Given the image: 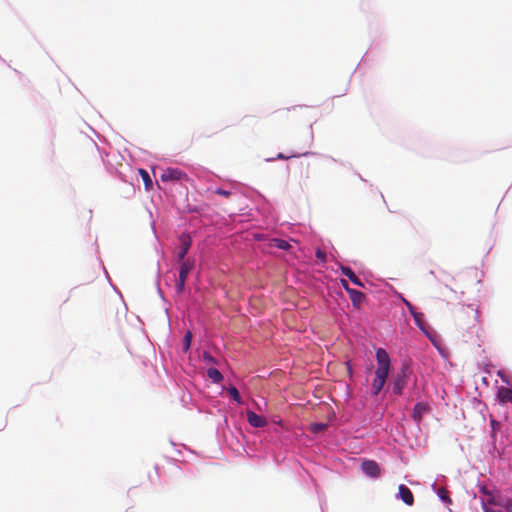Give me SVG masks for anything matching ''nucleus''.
Returning <instances> with one entry per match:
<instances>
[{"mask_svg": "<svg viewBox=\"0 0 512 512\" xmlns=\"http://www.w3.org/2000/svg\"><path fill=\"white\" fill-rule=\"evenodd\" d=\"M457 322L464 329H473L479 324V311L470 304L463 306L457 313Z\"/></svg>", "mask_w": 512, "mask_h": 512, "instance_id": "nucleus-1", "label": "nucleus"}, {"mask_svg": "<svg viewBox=\"0 0 512 512\" xmlns=\"http://www.w3.org/2000/svg\"><path fill=\"white\" fill-rule=\"evenodd\" d=\"M302 106H293L275 111V118L278 122L293 124L302 120Z\"/></svg>", "mask_w": 512, "mask_h": 512, "instance_id": "nucleus-2", "label": "nucleus"}, {"mask_svg": "<svg viewBox=\"0 0 512 512\" xmlns=\"http://www.w3.org/2000/svg\"><path fill=\"white\" fill-rule=\"evenodd\" d=\"M376 360L378 366L375 371V376L380 378L382 377L383 379L387 380L390 371V358L388 353L382 348L377 349Z\"/></svg>", "mask_w": 512, "mask_h": 512, "instance_id": "nucleus-3", "label": "nucleus"}, {"mask_svg": "<svg viewBox=\"0 0 512 512\" xmlns=\"http://www.w3.org/2000/svg\"><path fill=\"white\" fill-rule=\"evenodd\" d=\"M160 179L162 182H170V181H188L189 177L188 175L178 169V168H167L163 170Z\"/></svg>", "mask_w": 512, "mask_h": 512, "instance_id": "nucleus-4", "label": "nucleus"}, {"mask_svg": "<svg viewBox=\"0 0 512 512\" xmlns=\"http://www.w3.org/2000/svg\"><path fill=\"white\" fill-rule=\"evenodd\" d=\"M408 369L403 367L401 371L396 375L392 383V391L395 395H401L404 387L407 384Z\"/></svg>", "mask_w": 512, "mask_h": 512, "instance_id": "nucleus-5", "label": "nucleus"}, {"mask_svg": "<svg viewBox=\"0 0 512 512\" xmlns=\"http://www.w3.org/2000/svg\"><path fill=\"white\" fill-rule=\"evenodd\" d=\"M361 469L365 475L371 478H377L381 473L380 466L374 460H364L361 464Z\"/></svg>", "mask_w": 512, "mask_h": 512, "instance_id": "nucleus-6", "label": "nucleus"}, {"mask_svg": "<svg viewBox=\"0 0 512 512\" xmlns=\"http://www.w3.org/2000/svg\"><path fill=\"white\" fill-rule=\"evenodd\" d=\"M180 248L177 252V259L179 262L186 261L185 257L191 247V238L188 235H181L180 237Z\"/></svg>", "mask_w": 512, "mask_h": 512, "instance_id": "nucleus-7", "label": "nucleus"}, {"mask_svg": "<svg viewBox=\"0 0 512 512\" xmlns=\"http://www.w3.org/2000/svg\"><path fill=\"white\" fill-rule=\"evenodd\" d=\"M246 416H247L248 423L251 426L255 427V428L265 427L267 425V423H268L265 417L260 416V415L256 414L253 411H250V410H248L246 412Z\"/></svg>", "mask_w": 512, "mask_h": 512, "instance_id": "nucleus-8", "label": "nucleus"}, {"mask_svg": "<svg viewBox=\"0 0 512 512\" xmlns=\"http://www.w3.org/2000/svg\"><path fill=\"white\" fill-rule=\"evenodd\" d=\"M398 496L406 505L412 506L414 504V496L411 490L406 485H399Z\"/></svg>", "mask_w": 512, "mask_h": 512, "instance_id": "nucleus-9", "label": "nucleus"}, {"mask_svg": "<svg viewBox=\"0 0 512 512\" xmlns=\"http://www.w3.org/2000/svg\"><path fill=\"white\" fill-rule=\"evenodd\" d=\"M485 494H488L490 497L488 499V503L491 505L499 506L505 509L506 512H512V500L511 499H503L496 500L493 496H491L485 488L482 489Z\"/></svg>", "mask_w": 512, "mask_h": 512, "instance_id": "nucleus-10", "label": "nucleus"}, {"mask_svg": "<svg viewBox=\"0 0 512 512\" xmlns=\"http://www.w3.org/2000/svg\"><path fill=\"white\" fill-rule=\"evenodd\" d=\"M429 410V406L426 403L419 402L414 406L412 418L417 423H420L423 417V414H425Z\"/></svg>", "mask_w": 512, "mask_h": 512, "instance_id": "nucleus-11", "label": "nucleus"}, {"mask_svg": "<svg viewBox=\"0 0 512 512\" xmlns=\"http://www.w3.org/2000/svg\"><path fill=\"white\" fill-rule=\"evenodd\" d=\"M497 397L502 403H512V388L504 386L499 387Z\"/></svg>", "mask_w": 512, "mask_h": 512, "instance_id": "nucleus-12", "label": "nucleus"}, {"mask_svg": "<svg viewBox=\"0 0 512 512\" xmlns=\"http://www.w3.org/2000/svg\"><path fill=\"white\" fill-rule=\"evenodd\" d=\"M340 269H341L342 275L346 276L352 283H354L355 285H357L359 287L363 286L362 281L359 279V277L354 273V271L350 267L341 266Z\"/></svg>", "mask_w": 512, "mask_h": 512, "instance_id": "nucleus-13", "label": "nucleus"}, {"mask_svg": "<svg viewBox=\"0 0 512 512\" xmlns=\"http://www.w3.org/2000/svg\"><path fill=\"white\" fill-rule=\"evenodd\" d=\"M348 294L350 296L352 304L355 307L359 308L360 305L362 304L363 300L365 299L364 293H362L361 291L352 289V290H348Z\"/></svg>", "mask_w": 512, "mask_h": 512, "instance_id": "nucleus-14", "label": "nucleus"}, {"mask_svg": "<svg viewBox=\"0 0 512 512\" xmlns=\"http://www.w3.org/2000/svg\"><path fill=\"white\" fill-rule=\"evenodd\" d=\"M193 269V262L190 260L180 262L179 278L187 280V277Z\"/></svg>", "mask_w": 512, "mask_h": 512, "instance_id": "nucleus-15", "label": "nucleus"}, {"mask_svg": "<svg viewBox=\"0 0 512 512\" xmlns=\"http://www.w3.org/2000/svg\"><path fill=\"white\" fill-rule=\"evenodd\" d=\"M386 383V380L382 377L375 376L373 382H372V393L373 395H378L380 391L383 389L384 385Z\"/></svg>", "mask_w": 512, "mask_h": 512, "instance_id": "nucleus-16", "label": "nucleus"}, {"mask_svg": "<svg viewBox=\"0 0 512 512\" xmlns=\"http://www.w3.org/2000/svg\"><path fill=\"white\" fill-rule=\"evenodd\" d=\"M207 376L214 382L219 383L222 380V374L216 368H209L207 370Z\"/></svg>", "mask_w": 512, "mask_h": 512, "instance_id": "nucleus-17", "label": "nucleus"}, {"mask_svg": "<svg viewBox=\"0 0 512 512\" xmlns=\"http://www.w3.org/2000/svg\"><path fill=\"white\" fill-rule=\"evenodd\" d=\"M139 174L142 177L146 190H150L152 188L153 183L149 173L144 169H139Z\"/></svg>", "mask_w": 512, "mask_h": 512, "instance_id": "nucleus-18", "label": "nucleus"}, {"mask_svg": "<svg viewBox=\"0 0 512 512\" xmlns=\"http://www.w3.org/2000/svg\"><path fill=\"white\" fill-rule=\"evenodd\" d=\"M272 242L274 247L282 250H288L291 247V245L283 239H273Z\"/></svg>", "mask_w": 512, "mask_h": 512, "instance_id": "nucleus-19", "label": "nucleus"}, {"mask_svg": "<svg viewBox=\"0 0 512 512\" xmlns=\"http://www.w3.org/2000/svg\"><path fill=\"white\" fill-rule=\"evenodd\" d=\"M192 340V333L190 331H187L183 338V351L187 352L190 349Z\"/></svg>", "mask_w": 512, "mask_h": 512, "instance_id": "nucleus-20", "label": "nucleus"}, {"mask_svg": "<svg viewBox=\"0 0 512 512\" xmlns=\"http://www.w3.org/2000/svg\"><path fill=\"white\" fill-rule=\"evenodd\" d=\"M448 494V491L444 487H440L437 490V495L439 496V498L444 502L450 503L451 499L449 498Z\"/></svg>", "mask_w": 512, "mask_h": 512, "instance_id": "nucleus-21", "label": "nucleus"}, {"mask_svg": "<svg viewBox=\"0 0 512 512\" xmlns=\"http://www.w3.org/2000/svg\"><path fill=\"white\" fill-rule=\"evenodd\" d=\"M228 392L229 394L232 396V398L238 403V404H241L242 403V400H241V396L237 390L236 387L232 386V387H229L228 388Z\"/></svg>", "mask_w": 512, "mask_h": 512, "instance_id": "nucleus-22", "label": "nucleus"}, {"mask_svg": "<svg viewBox=\"0 0 512 512\" xmlns=\"http://www.w3.org/2000/svg\"><path fill=\"white\" fill-rule=\"evenodd\" d=\"M298 156H300V154L293 153V154H290V155H286L284 153H278L276 155V157L271 158L270 160L271 161H273V160H288V159L295 158V157H298Z\"/></svg>", "mask_w": 512, "mask_h": 512, "instance_id": "nucleus-23", "label": "nucleus"}, {"mask_svg": "<svg viewBox=\"0 0 512 512\" xmlns=\"http://www.w3.org/2000/svg\"><path fill=\"white\" fill-rule=\"evenodd\" d=\"M185 283H186L185 279L178 278L177 283H176V290L178 293H182L184 291Z\"/></svg>", "mask_w": 512, "mask_h": 512, "instance_id": "nucleus-24", "label": "nucleus"}, {"mask_svg": "<svg viewBox=\"0 0 512 512\" xmlns=\"http://www.w3.org/2000/svg\"><path fill=\"white\" fill-rule=\"evenodd\" d=\"M490 505L491 504H489L488 501L482 502V507H483L484 512H503L501 510H496V509L490 507Z\"/></svg>", "mask_w": 512, "mask_h": 512, "instance_id": "nucleus-25", "label": "nucleus"}, {"mask_svg": "<svg viewBox=\"0 0 512 512\" xmlns=\"http://www.w3.org/2000/svg\"><path fill=\"white\" fill-rule=\"evenodd\" d=\"M203 360L206 362V363H215V360L213 358V356L209 353V352H203Z\"/></svg>", "mask_w": 512, "mask_h": 512, "instance_id": "nucleus-26", "label": "nucleus"}, {"mask_svg": "<svg viewBox=\"0 0 512 512\" xmlns=\"http://www.w3.org/2000/svg\"><path fill=\"white\" fill-rule=\"evenodd\" d=\"M316 257L321 261V262H325L326 261V253L321 250V249H317L316 251Z\"/></svg>", "mask_w": 512, "mask_h": 512, "instance_id": "nucleus-27", "label": "nucleus"}, {"mask_svg": "<svg viewBox=\"0 0 512 512\" xmlns=\"http://www.w3.org/2000/svg\"><path fill=\"white\" fill-rule=\"evenodd\" d=\"M215 193H216L217 195H220V196H223V197H226V198H227V197H229V196L231 195V192H230V191H228V190H224V189H220V188H219V189H216V190H215Z\"/></svg>", "mask_w": 512, "mask_h": 512, "instance_id": "nucleus-28", "label": "nucleus"}, {"mask_svg": "<svg viewBox=\"0 0 512 512\" xmlns=\"http://www.w3.org/2000/svg\"><path fill=\"white\" fill-rule=\"evenodd\" d=\"M341 283H342V286H343V288L346 290V292H347V293H348V290H352V288H350V287L348 286V283H347V281H346V280H341Z\"/></svg>", "mask_w": 512, "mask_h": 512, "instance_id": "nucleus-29", "label": "nucleus"}, {"mask_svg": "<svg viewBox=\"0 0 512 512\" xmlns=\"http://www.w3.org/2000/svg\"><path fill=\"white\" fill-rule=\"evenodd\" d=\"M346 366H347V372H348L349 376H350V377H352V375H353V371H352V367H351V365H350V362H349V361H348V362H346Z\"/></svg>", "mask_w": 512, "mask_h": 512, "instance_id": "nucleus-30", "label": "nucleus"}, {"mask_svg": "<svg viewBox=\"0 0 512 512\" xmlns=\"http://www.w3.org/2000/svg\"><path fill=\"white\" fill-rule=\"evenodd\" d=\"M491 425H492V428L495 430L496 429V426L499 425V423L495 420H491Z\"/></svg>", "mask_w": 512, "mask_h": 512, "instance_id": "nucleus-31", "label": "nucleus"}, {"mask_svg": "<svg viewBox=\"0 0 512 512\" xmlns=\"http://www.w3.org/2000/svg\"><path fill=\"white\" fill-rule=\"evenodd\" d=\"M323 427H324V425L317 424L315 430H321V429H323Z\"/></svg>", "mask_w": 512, "mask_h": 512, "instance_id": "nucleus-32", "label": "nucleus"}]
</instances>
